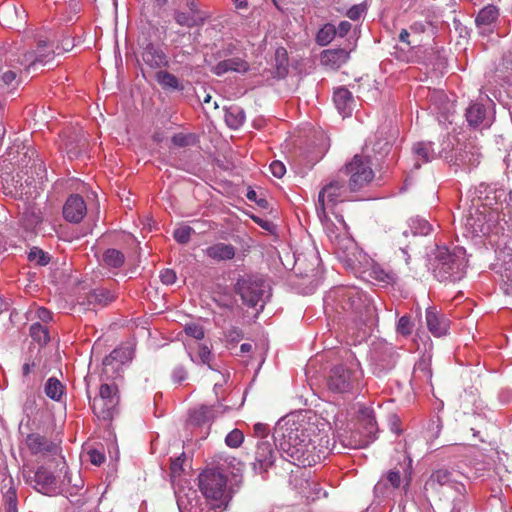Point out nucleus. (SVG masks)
<instances>
[{
  "label": "nucleus",
  "mask_w": 512,
  "mask_h": 512,
  "mask_svg": "<svg viewBox=\"0 0 512 512\" xmlns=\"http://www.w3.org/2000/svg\"><path fill=\"white\" fill-rule=\"evenodd\" d=\"M198 355L203 364H207L210 369H214L210 363L212 359V353L207 346L201 345L199 347Z\"/></svg>",
  "instance_id": "obj_54"
},
{
  "label": "nucleus",
  "mask_w": 512,
  "mask_h": 512,
  "mask_svg": "<svg viewBox=\"0 0 512 512\" xmlns=\"http://www.w3.org/2000/svg\"><path fill=\"white\" fill-rule=\"evenodd\" d=\"M28 259L31 262H35L36 264L40 266H45L50 261V256L45 253L43 250L39 249L38 247H33L30 249V252L28 254Z\"/></svg>",
  "instance_id": "obj_45"
},
{
  "label": "nucleus",
  "mask_w": 512,
  "mask_h": 512,
  "mask_svg": "<svg viewBox=\"0 0 512 512\" xmlns=\"http://www.w3.org/2000/svg\"><path fill=\"white\" fill-rule=\"evenodd\" d=\"M115 295L108 289L96 288L90 291L87 295V301L89 304H98L106 306L114 301Z\"/></svg>",
  "instance_id": "obj_32"
},
{
  "label": "nucleus",
  "mask_w": 512,
  "mask_h": 512,
  "mask_svg": "<svg viewBox=\"0 0 512 512\" xmlns=\"http://www.w3.org/2000/svg\"><path fill=\"white\" fill-rule=\"evenodd\" d=\"M156 81L158 84L164 89L171 90H182L183 86L181 85L179 79L173 75L172 73L164 70H160L155 74Z\"/></svg>",
  "instance_id": "obj_33"
},
{
  "label": "nucleus",
  "mask_w": 512,
  "mask_h": 512,
  "mask_svg": "<svg viewBox=\"0 0 512 512\" xmlns=\"http://www.w3.org/2000/svg\"><path fill=\"white\" fill-rule=\"evenodd\" d=\"M22 154L23 158L20 160L25 166H28V163L32 161V165L30 166L31 174L39 175L40 172H44L45 168L43 165L42 160L38 159V155L36 151L32 147H27L25 145H22Z\"/></svg>",
  "instance_id": "obj_30"
},
{
  "label": "nucleus",
  "mask_w": 512,
  "mask_h": 512,
  "mask_svg": "<svg viewBox=\"0 0 512 512\" xmlns=\"http://www.w3.org/2000/svg\"><path fill=\"white\" fill-rule=\"evenodd\" d=\"M87 212L84 199L80 195H71L63 207L64 218L72 223H79Z\"/></svg>",
  "instance_id": "obj_17"
},
{
  "label": "nucleus",
  "mask_w": 512,
  "mask_h": 512,
  "mask_svg": "<svg viewBox=\"0 0 512 512\" xmlns=\"http://www.w3.org/2000/svg\"><path fill=\"white\" fill-rule=\"evenodd\" d=\"M141 47L142 60L151 69H161L169 66L168 56L159 45L145 40V42L141 44Z\"/></svg>",
  "instance_id": "obj_13"
},
{
  "label": "nucleus",
  "mask_w": 512,
  "mask_h": 512,
  "mask_svg": "<svg viewBox=\"0 0 512 512\" xmlns=\"http://www.w3.org/2000/svg\"><path fill=\"white\" fill-rule=\"evenodd\" d=\"M30 336L40 345H46L50 341L48 329L40 323H33L31 325Z\"/></svg>",
  "instance_id": "obj_42"
},
{
  "label": "nucleus",
  "mask_w": 512,
  "mask_h": 512,
  "mask_svg": "<svg viewBox=\"0 0 512 512\" xmlns=\"http://www.w3.org/2000/svg\"><path fill=\"white\" fill-rule=\"evenodd\" d=\"M426 324L428 330L436 337L445 335L449 327L448 319L440 317L433 308L426 310Z\"/></svg>",
  "instance_id": "obj_23"
},
{
  "label": "nucleus",
  "mask_w": 512,
  "mask_h": 512,
  "mask_svg": "<svg viewBox=\"0 0 512 512\" xmlns=\"http://www.w3.org/2000/svg\"><path fill=\"white\" fill-rule=\"evenodd\" d=\"M377 140L373 144V151L379 154H386L388 153L390 149V142L386 139H384V132L378 131L377 132Z\"/></svg>",
  "instance_id": "obj_46"
},
{
  "label": "nucleus",
  "mask_w": 512,
  "mask_h": 512,
  "mask_svg": "<svg viewBox=\"0 0 512 512\" xmlns=\"http://www.w3.org/2000/svg\"><path fill=\"white\" fill-rule=\"evenodd\" d=\"M245 121V112L243 108L237 105H231L225 111V122L232 129H238Z\"/></svg>",
  "instance_id": "obj_31"
},
{
  "label": "nucleus",
  "mask_w": 512,
  "mask_h": 512,
  "mask_svg": "<svg viewBox=\"0 0 512 512\" xmlns=\"http://www.w3.org/2000/svg\"><path fill=\"white\" fill-rule=\"evenodd\" d=\"M434 276L441 282H456L461 280L466 273L467 259L463 248L453 251L445 247L438 248L433 264Z\"/></svg>",
  "instance_id": "obj_4"
},
{
  "label": "nucleus",
  "mask_w": 512,
  "mask_h": 512,
  "mask_svg": "<svg viewBox=\"0 0 512 512\" xmlns=\"http://www.w3.org/2000/svg\"><path fill=\"white\" fill-rule=\"evenodd\" d=\"M363 274L364 278L373 284L389 285L395 283L397 279L392 270H387L377 263L364 270Z\"/></svg>",
  "instance_id": "obj_20"
},
{
  "label": "nucleus",
  "mask_w": 512,
  "mask_h": 512,
  "mask_svg": "<svg viewBox=\"0 0 512 512\" xmlns=\"http://www.w3.org/2000/svg\"><path fill=\"white\" fill-rule=\"evenodd\" d=\"M426 25L422 22H415L410 26V31L414 34H421L425 32Z\"/></svg>",
  "instance_id": "obj_64"
},
{
  "label": "nucleus",
  "mask_w": 512,
  "mask_h": 512,
  "mask_svg": "<svg viewBox=\"0 0 512 512\" xmlns=\"http://www.w3.org/2000/svg\"><path fill=\"white\" fill-rule=\"evenodd\" d=\"M266 282L257 276L247 275L240 277L235 284V292L241 297L242 301L250 306L256 307L258 303H264V297L267 293ZM263 308V304H261Z\"/></svg>",
  "instance_id": "obj_9"
},
{
  "label": "nucleus",
  "mask_w": 512,
  "mask_h": 512,
  "mask_svg": "<svg viewBox=\"0 0 512 512\" xmlns=\"http://www.w3.org/2000/svg\"><path fill=\"white\" fill-rule=\"evenodd\" d=\"M172 376L175 382L181 383L186 379L187 371L184 369V367L179 366L174 369Z\"/></svg>",
  "instance_id": "obj_62"
},
{
  "label": "nucleus",
  "mask_w": 512,
  "mask_h": 512,
  "mask_svg": "<svg viewBox=\"0 0 512 512\" xmlns=\"http://www.w3.org/2000/svg\"><path fill=\"white\" fill-rule=\"evenodd\" d=\"M131 359V352L127 348L114 349L108 356L103 359L104 371L108 372V367L112 370H118L124 363Z\"/></svg>",
  "instance_id": "obj_25"
},
{
  "label": "nucleus",
  "mask_w": 512,
  "mask_h": 512,
  "mask_svg": "<svg viewBox=\"0 0 512 512\" xmlns=\"http://www.w3.org/2000/svg\"><path fill=\"white\" fill-rule=\"evenodd\" d=\"M350 192V185L346 178L339 171L334 178H332L319 192L318 202L316 205L317 215L323 222L327 219L326 208H325V197L328 199V203L335 205L338 199L346 197L347 193Z\"/></svg>",
  "instance_id": "obj_8"
},
{
  "label": "nucleus",
  "mask_w": 512,
  "mask_h": 512,
  "mask_svg": "<svg viewBox=\"0 0 512 512\" xmlns=\"http://www.w3.org/2000/svg\"><path fill=\"white\" fill-rule=\"evenodd\" d=\"M119 401L117 385L103 383L100 385L99 394L91 400V408L99 420L112 421L119 412Z\"/></svg>",
  "instance_id": "obj_5"
},
{
  "label": "nucleus",
  "mask_w": 512,
  "mask_h": 512,
  "mask_svg": "<svg viewBox=\"0 0 512 512\" xmlns=\"http://www.w3.org/2000/svg\"><path fill=\"white\" fill-rule=\"evenodd\" d=\"M3 492V507L5 512H18L17 508V494L16 489L12 485V481H9V485H4L2 489L6 488Z\"/></svg>",
  "instance_id": "obj_37"
},
{
  "label": "nucleus",
  "mask_w": 512,
  "mask_h": 512,
  "mask_svg": "<svg viewBox=\"0 0 512 512\" xmlns=\"http://www.w3.org/2000/svg\"><path fill=\"white\" fill-rule=\"evenodd\" d=\"M212 407L202 405L190 413L189 422L195 426H201L213 419Z\"/></svg>",
  "instance_id": "obj_34"
},
{
  "label": "nucleus",
  "mask_w": 512,
  "mask_h": 512,
  "mask_svg": "<svg viewBox=\"0 0 512 512\" xmlns=\"http://www.w3.org/2000/svg\"><path fill=\"white\" fill-rule=\"evenodd\" d=\"M244 439L243 433L239 429H234L226 436L225 442L231 448L239 447Z\"/></svg>",
  "instance_id": "obj_48"
},
{
  "label": "nucleus",
  "mask_w": 512,
  "mask_h": 512,
  "mask_svg": "<svg viewBox=\"0 0 512 512\" xmlns=\"http://www.w3.org/2000/svg\"><path fill=\"white\" fill-rule=\"evenodd\" d=\"M25 442L32 455L54 456L60 452L58 444L39 433L28 434Z\"/></svg>",
  "instance_id": "obj_14"
},
{
  "label": "nucleus",
  "mask_w": 512,
  "mask_h": 512,
  "mask_svg": "<svg viewBox=\"0 0 512 512\" xmlns=\"http://www.w3.org/2000/svg\"><path fill=\"white\" fill-rule=\"evenodd\" d=\"M397 331L402 335H409L411 333V322L408 316H402L397 324Z\"/></svg>",
  "instance_id": "obj_56"
},
{
  "label": "nucleus",
  "mask_w": 512,
  "mask_h": 512,
  "mask_svg": "<svg viewBox=\"0 0 512 512\" xmlns=\"http://www.w3.org/2000/svg\"><path fill=\"white\" fill-rule=\"evenodd\" d=\"M337 308L351 314L355 321L365 323L375 313L371 300L356 287H338L329 294Z\"/></svg>",
  "instance_id": "obj_3"
},
{
  "label": "nucleus",
  "mask_w": 512,
  "mask_h": 512,
  "mask_svg": "<svg viewBox=\"0 0 512 512\" xmlns=\"http://www.w3.org/2000/svg\"><path fill=\"white\" fill-rule=\"evenodd\" d=\"M498 17L499 9L495 5L489 4L483 7L475 18V24L480 34L488 35L492 33Z\"/></svg>",
  "instance_id": "obj_16"
},
{
  "label": "nucleus",
  "mask_w": 512,
  "mask_h": 512,
  "mask_svg": "<svg viewBox=\"0 0 512 512\" xmlns=\"http://www.w3.org/2000/svg\"><path fill=\"white\" fill-rule=\"evenodd\" d=\"M209 16L204 11H182L175 9L173 12V19L175 22L182 27L193 28L201 27L205 24Z\"/></svg>",
  "instance_id": "obj_18"
},
{
  "label": "nucleus",
  "mask_w": 512,
  "mask_h": 512,
  "mask_svg": "<svg viewBox=\"0 0 512 512\" xmlns=\"http://www.w3.org/2000/svg\"><path fill=\"white\" fill-rule=\"evenodd\" d=\"M351 23L348 21H341L339 25L336 27V36L345 37L348 32L351 30Z\"/></svg>",
  "instance_id": "obj_60"
},
{
  "label": "nucleus",
  "mask_w": 512,
  "mask_h": 512,
  "mask_svg": "<svg viewBox=\"0 0 512 512\" xmlns=\"http://www.w3.org/2000/svg\"><path fill=\"white\" fill-rule=\"evenodd\" d=\"M64 391V386L62 383L55 377H51L47 380L45 385V393L46 395L53 400H60Z\"/></svg>",
  "instance_id": "obj_41"
},
{
  "label": "nucleus",
  "mask_w": 512,
  "mask_h": 512,
  "mask_svg": "<svg viewBox=\"0 0 512 512\" xmlns=\"http://www.w3.org/2000/svg\"><path fill=\"white\" fill-rule=\"evenodd\" d=\"M452 473L445 469L434 471L424 484L426 493L438 494L441 487L452 486Z\"/></svg>",
  "instance_id": "obj_21"
},
{
  "label": "nucleus",
  "mask_w": 512,
  "mask_h": 512,
  "mask_svg": "<svg viewBox=\"0 0 512 512\" xmlns=\"http://www.w3.org/2000/svg\"><path fill=\"white\" fill-rule=\"evenodd\" d=\"M496 262L493 269L503 281V290L507 295H512V248L504 246L496 250Z\"/></svg>",
  "instance_id": "obj_12"
},
{
  "label": "nucleus",
  "mask_w": 512,
  "mask_h": 512,
  "mask_svg": "<svg viewBox=\"0 0 512 512\" xmlns=\"http://www.w3.org/2000/svg\"><path fill=\"white\" fill-rule=\"evenodd\" d=\"M193 229L190 226H182L177 228L173 235L175 240L180 244H187L190 241Z\"/></svg>",
  "instance_id": "obj_47"
},
{
  "label": "nucleus",
  "mask_w": 512,
  "mask_h": 512,
  "mask_svg": "<svg viewBox=\"0 0 512 512\" xmlns=\"http://www.w3.org/2000/svg\"><path fill=\"white\" fill-rule=\"evenodd\" d=\"M274 443L282 457L290 463L307 467L313 466L327 457V445L312 442L303 422L281 420L273 433Z\"/></svg>",
  "instance_id": "obj_1"
},
{
  "label": "nucleus",
  "mask_w": 512,
  "mask_h": 512,
  "mask_svg": "<svg viewBox=\"0 0 512 512\" xmlns=\"http://www.w3.org/2000/svg\"><path fill=\"white\" fill-rule=\"evenodd\" d=\"M413 153L415 155L414 167L419 169L423 163H428L436 158L432 142H417L413 145Z\"/></svg>",
  "instance_id": "obj_24"
},
{
  "label": "nucleus",
  "mask_w": 512,
  "mask_h": 512,
  "mask_svg": "<svg viewBox=\"0 0 512 512\" xmlns=\"http://www.w3.org/2000/svg\"><path fill=\"white\" fill-rule=\"evenodd\" d=\"M353 47H343L337 49H327L321 52L320 61L323 65L332 69H339L347 63Z\"/></svg>",
  "instance_id": "obj_19"
},
{
  "label": "nucleus",
  "mask_w": 512,
  "mask_h": 512,
  "mask_svg": "<svg viewBox=\"0 0 512 512\" xmlns=\"http://www.w3.org/2000/svg\"><path fill=\"white\" fill-rule=\"evenodd\" d=\"M171 141L176 147L182 148L195 145L197 137L193 133H177L172 136Z\"/></svg>",
  "instance_id": "obj_43"
},
{
  "label": "nucleus",
  "mask_w": 512,
  "mask_h": 512,
  "mask_svg": "<svg viewBox=\"0 0 512 512\" xmlns=\"http://www.w3.org/2000/svg\"><path fill=\"white\" fill-rule=\"evenodd\" d=\"M365 11V6L363 4L353 5L346 13V16L351 20H358L363 12Z\"/></svg>",
  "instance_id": "obj_57"
},
{
  "label": "nucleus",
  "mask_w": 512,
  "mask_h": 512,
  "mask_svg": "<svg viewBox=\"0 0 512 512\" xmlns=\"http://www.w3.org/2000/svg\"><path fill=\"white\" fill-rule=\"evenodd\" d=\"M273 67L275 76L279 79L287 76L289 71L288 53L284 47H278L275 51Z\"/></svg>",
  "instance_id": "obj_28"
},
{
  "label": "nucleus",
  "mask_w": 512,
  "mask_h": 512,
  "mask_svg": "<svg viewBox=\"0 0 512 512\" xmlns=\"http://www.w3.org/2000/svg\"><path fill=\"white\" fill-rule=\"evenodd\" d=\"M414 224L412 228L415 234L428 235L432 230L431 225L424 219L416 220Z\"/></svg>",
  "instance_id": "obj_50"
},
{
  "label": "nucleus",
  "mask_w": 512,
  "mask_h": 512,
  "mask_svg": "<svg viewBox=\"0 0 512 512\" xmlns=\"http://www.w3.org/2000/svg\"><path fill=\"white\" fill-rule=\"evenodd\" d=\"M270 171L273 174V176L281 178L284 176L286 168L281 161L275 160L270 164Z\"/></svg>",
  "instance_id": "obj_58"
},
{
  "label": "nucleus",
  "mask_w": 512,
  "mask_h": 512,
  "mask_svg": "<svg viewBox=\"0 0 512 512\" xmlns=\"http://www.w3.org/2000/svg\"><path fill=\"white\" fill-rule=\"evenodd\" d=\"M184 457L185 455L183 453L181 456L176 457L171 461L170 471L172 476H179L183 471L182 465L184 462Z\"/></svg>",
  "instance_id": "obj_55"
},
{
  "label": "nucleus",
  "mask_w": 512,
  "mask_h": 512,
  "mask_svg": "<svg viewBox=\"0 0 512 512\" xmlns=\"http://www.w3.org/2000/svg\"><path fill=\"white\" fill-rule=\"evenodd\" d=\"M206 255L216 261L231 260L235 257L236 249L231 244L217 243L205 250Z\"/></svg>",
  "instance_id": "obj_26"
},
{
  "label": "nucleus",
  "mask_w": 512,
  "mask_h": 512,
  "mask_svg": "<svg viewBox=\"0 0 512 512\" xmlns=\"http://www.w3.org/2000/svg\"><path fill=\"white\" fill-rule=\"evenodd\" d=\"M28 173V171L25 172V179L20 173L16 175H11L9 172L2 173L0 177L5 194L19 199L28 198L34 183L33 176H29Z\"/></svg>",
  "instance_id": "obj_10"
},
{
  "label": "nucleus",
  "mask_w": 512,
  "mask_h": 512,
  "mask_svg": "<svg viewBox=\"0 0 512 512\" xmlns=\"http://www.w3.org/2000/svg\"><path fill=\"white\" fill-rule=\"evenodd\" d=\"M466 120L469 126L473 128L484 127L488 128L491 125V120L487 118V110L483 104L473 103L466 109Z\"/></svg>",
  "instance_id": "obj_22"
},
{
  "label": "nucleus",
  "mask_w": 512,
  "mask_h": 512,
  "mask_svg": "<svg viewBox=\"0 0 512 512\" xmlns=\"http://www.w3.org/2000/svg\"><path fill=\"white\" fill-rule=\"evenodd\" d=\"M42 46L40 47V54H46L45 60L47 63L52 59V56L54 54V49L51 45L48 44L47 41L41 40Z\"/></svg>",
  "instance_id": "obj_61"
},
{
  "label": "nucleus",
  "mask_w": 512,
  "mask_h": 512,
  "mask_svg": "<svg viewBox=\"0 0 512 512\" xmlns=\"http://www.w3.org/2000/svg\"><path fill=\"white\" fill-rule=\"evenodd\" d=\"M103 263L112 268H120L125 261L124 254L117 249H107L102 256Z\"/></svg>",
  "instance_id": "obj_39"
},
{
  "label": "nucleus",
  "mask_w": 512,
  "mask_h": 512,
  "mask_svg": "<svg viewBox=\"0 0 512 512\" xmlns=\"http://www.w3.org/2000/svg\"><path fill=\"white\" fill-rule=\"evenodd\" d=\"M26 482L44 495H55L61 491L57 477L45 466L38 467L32 476L26 478Z\"/></svg>",
  "instance_id": "obj_11"
},
{
  "label": "nucleus",
  "mask_w": 512,
  "mask_h": 512,
  "mask_svg": "<svg viewBox=\"0 0 512 512\" xmlns=\"http://www.w3.org/2000/svg\"><path fill=\"white\" fill-rule=\"evenodd\" d=\"M87 146L84 135L75 134V136L69 137L65 143L67 154L70 158L77 157L82 150Z\"/></svg>",
  "instance_id": "obj_36"
},
{
  "label": "nucleus",
  "mask_w": 512,
  "mask_h": 512,
  "mask_svg": "<svg viewBox=\"0 0 512 512\" xmlns=\"http://www.w3.org/2000/svg\"><path fill=\"white\" fill-rule=\"evenodd\" d=\"M160 280L165 285H172L176 282L177 276L176 272L172 269H163L160 272Z\"/></svg>",
  "instance_id": "obj_52"
},
{
  "label": "nucleus",
  "mask_w": 512,
  "mask_h": 512,
  "mask_svg": "<svg viewBox=\"0 0 512 512\" xmlns=\"http://www.w3.org/2000/svg\"><path fill=\"white\" fill-rule=\"evenodd\" d=\"M390 484L393 488H398L401 484V475L399 470H390L387 472L385 478H381L374 487L376 493H382L383 490Z\"/></svg>",
  "instance_id": "obj_35"
},
{
  "label": "nucleus",
  "mask_w": 512,
  "mask_h": 512,
  "mask_svg": "<svg viewBox=\"0 0 512 512\" xmlns=\"http://www.w3.org/2000/svg\"><path fill=\"white\" fill-rule=\"evenodd\" d=\"M20 83L18 73L15 70H6L0 75V85L15 89Z\"/></svg>",
  "instance_id": "obj_44"
},
{
  "label": "nucleus",
  "mask_w": 512,
  "mask_h": 512,
  "mask_svg": "<svg viewBox=\"0 0 512 512\" xmlns=\"http://www.w3.org/2000/svg\"><path fill=\"white\" fill-rule=\"evenodd\" d=\"M362 372L344 364L331 368L327 377V387L333 393H350L359 386Z\"/></svg>",
  "instance_id": "obj_6"
},
{
  "label": "nucleus",
  "mask_w": 512,
  "mask_h": 512,
  "mask_svg": "<svg viewBox=\"0 0 512 512\" xmlns=\"http://www.w3.org/2000/svg\"><path fill=\"white\" fill-rule=\"evenodd\" d=\"M467 226H469L472 229L473 233H485L483 224L481 222V219L479 216L474 217L470 215V217L467 218Z\"/></svg>",
  "instance_id": "obj_53"
},
{
  "label": "nucleus",
  "mask_w": 512,
  "mask_h": 512,
  "mask_svg": "<svg viewBox=\"0 0 512 512\" xmlns=\"http://www.w3.org/2000/svg\"><path fill=\"white\" fill-rule=\"evenodd\" d=\"M199 488L209 504V510L222 512L232 499L233 490L227 487V476L219 468H208L198 476ZM209 512V511H207Z\"/></svg>",
  "instance_id": "obj_2"
},
{
  "label": "nucleus",
  "mask_w": 512,
  "mask_h": 512,
  "mask_svg": "<svg viewBox=\"0 0 512 512\" xmlns=\"http://www.w3.org/2000/svg\"><path fill=\"white\" fill-rule=\"evenodd\" d=\"M42 41H38L37 49L34 51H28L24 53L23 59L20 61L21 65H25L28 68L31 66H35L36 64H47V61L45 60L46 54H40V47Z\"/></svg>",
  "instance_id": "obj_38"
},
{
  "label": "nucleus",
  "mask_w": 512,
  "mask_h": 512,
  "mask_svg": "<svg viewBox=\"0 0 512 512\" xmlns=\"http://www.w3.org/2000/svg\"><path fill=\"white\" fill-rule=\"evenodd\" d=\"M184 330L188 336H191L197 340H201L204 338V330H203L202 326H200L198 324H195V323L187 324L185 326Z\"/></svg>",
  "instance_id": "obj_49"
},
{
  "label": "nucleus",
  "mask_w": 512,
  "mask_h": 512,
  "mask_svg": "<svg viewBox=\"0 0 512 512\" xmlns=\"http://www.w3.org/2000/svg\"><path fill=\"white\" fill-rule=\"evenodd\" d=\"M344 177H349L350 192H357L369 184L374 178V172L368 157L355 155L351 162L340 170Z\"/></svg>",
  "instance_id": "obj_7"
},
{
  "label": "nucleus",
  "mask_w": 512,
  "mask_h": 512,
  "mask_svg": "<svg viewBox=\"0 0 512 512\" xmlns=\"http://www.w3.org/2000/svg\"><path fill=\"white\" fill-rule=\"evenodd\" d=\"M336 36V26L327 23L325 24L316 35V42L321 46L328 45Z\"/></svg>",
  "instance_id": "obj_40"
},
{
  "label": "nucleus",
  "mask_w": 512,
  "mask_h": 512,
  "mask_svg": "<svg viewBox=\"0 0 512 512\" xmlns=\"http://www.w3.org/2000/svg\"><path fill=\"white\" fill-rule=\"evenodd\" d=\"M37 316L42 322L45 323L49 322L52 319V313L44 307L38 308Z\"/></svg>",
  "instance_id": "obj_63"
},
{
  "label": "nucleus",
  "mask_w": 512,
  "mask_h": 512,
  "mask_svg": "<svg viewBox=\"0 0 512 512\" xmlns=\"http://www.w3.org/2000/svg\"><path fill=\"white\" fill-rule=\"evenodd\" d=\"M274 451L269 441H261L257 444L253 470L258 474H264L274 464Z\"/></svg>",
  "instance_id": "obj_15"
},
{
  "label": "nucleus",
  "mask_w": 512,
  "mask_h": 512,
  "mask_svg": "<svg viewBox=\"0 0 512 512\" xmlns=\"http://www.w3.org/2000/svg\"><path fill=\"white\" fill-rule=\"evenodd\" d=\"M333 100L338 111L343 116L350 114V105L353 102V97L351 92L347 88H338L334 92Z\"/></svg>",
  "instance_id": "obj_29"
},
{
  "label": "nucleus",
  "mask_w": 512,
  "mask_h": 512,
  "mask_svg": "<svg viewBox=\"0 0 512 512\" xmlns=\"http://www.w3.org/2000/svg\"><path fill=\"white\" fill-rule=\"evenodd\" d=\"M246 197L250 201L256 202V204L263 209H267L269 207V203H268L267 199L264 197H258L256 191L251 188L248 189V191L246 193Z\"/></svg>",
  "instance_id": "obj_51"
},
{
  "label": "nucleus",
  "mask_w": 512,
  "mask_h": 512,
  "mask_svg": "<svg viewBox=\"0 0 512 512\" xmlns=\"http://www.w3.org/2000/svg\"><path fill=\"white\" fill-rule=\"evenodd\" d=\"M88 454L90 462L96 466L101 465L105 460V456L95 449L90 450Z\"/></svg>",
  "instance_id": "obj_59"
},
{
  "label": "nucleus",
  "mask_w": 512,
  "mask_h": 512,
  "mask_svg": "<svg viewBox=\"0 0 512 512\" xmlns=\"http://www.w3.org/2000/svg\"><path fill=\"white\" fill-rule=\"evenodd\" d=\"M248 69H249V64L245 60H243L239 57H235V58L225 59V60L217 63L216 66L213 68V72L216 75H222L228 71L247 72Z\"/></svg>",
  "instance_id": "obj_27"
}]
</instances>
